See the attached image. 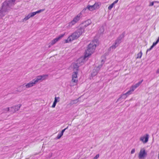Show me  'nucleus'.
Wrapping results in <instances>:
<instances>
[{
    "instance_id": "nucleus-27",
    "label": "nucleus",
    "mask_w": 159,
    "mask_h": 159,
    "mask_svg": "<svg viewBox=\"0 0 159 159\" xmlns=\"http://www.w3.org/2000/svg\"><path fill=\"white\" fill-rule=\"evenodd\" d=\"M93 5L94 6L95 9L99 6V4L98 3H95Z\"/></svg>"
},
{
    "instance_id": "nucleus-2",
    "label": "nucleus",
    "mask_w": 159,
    "mask_h": 159,
    "mask_svg": "<svg viewBox=\"0 0 159 159\" xmlns=\"http://www.w3.org/2000/svg\"><path fill=\"white\" fill-rule=\"evenodd\" d=\"M95 42L96 43L97 42L96 40L93 41V42L89 45L88 49L85 51L84 56L83 57L84 59L91 55L94 52L96 47V44L95 43Z\"/></svg>"
},
{
    "instance_id": "nucleus-5",
    "label": "nucleus",
    "mask_w": 159,
    "mask_h": 159,
    "mask_svg": "<svg viewBox=\"0 0 159 159\" xmlns=\"http://www.w3.org/2000/svg\"><path fill=\"white\" fill-rule=\"evenodd\" d=\"M81 16V12L79 13L75 17L73 20L69 23V25L72 26L77 22L80 19Z\"/></svg>"
},
{
    "instance_id": "nucleus-31",
    "label": "nucleus",
    "mask_w": 159,
    "mask_h": 159,
    "mask_svg": "<svg viewBox=\"0 0 159 159\" xmlns=\"http://www.w3.org/2000/svg\"><path fill=\"white\" fill-rule=\"evenodd\" d=\"M99 157V154H97L93 159H97Z\"/></svg>"
},
{
    "instance_id": "nucleus-41",
    "label": "nucleus",
    "mask_w": 159,
    "mask_h": 159,
    "mask_svg": "<svg viewBox=\"0 0 159 159\" xmlns=\"http://www.w3.org/2000/svg\"><path fill=\"white\" fill-rule=\"evenodd\" d=\"M154 2H157V3H159V1H155Z\"/></svg>"
},
{
    "instance_id": "nucleus-17",
    "label": "nucleus",
    "mask_w": 159,
    "mask_h": 159,
    "mask_svg": "<svg viewBox=\"0 0 159 159\" xmlns=\"http://www.w3.org/2000/svg\"><path fill=\"white\" fill-rule=\"evenodd\" d=\"M34 82H33V80H32L28 83L25 84V86L26 87V88H29L34 86Z\"/></svg>"
},
{
    "instance_id": "nucleus-19",
    "label": "nucleus",
    "mask_w": 159,
    "mask_h": 159,
    "mask_svg": "<svg viewBox=\"0 0 159 159\" xmlns=\"http://www.w3.org/2000/svg\"><path fill=\"white\" fill-rule=\"evenodd\" d=\"M118 46L117 44H116V43H114L110 48L108 49V51H113L114 49H115Z\"/></svg>"
},
{
    "instance_id": "nucleus-25",
    "label": "nucleus",
    "mask_w": 159,
    "mask_h": 159,
    "mask_svg": "<svg viewBox=\"0 0 159 159\" xmlns=\"http://www.w3.org/2000/svg\"><path fill=\"white\" fill-rule=\"evenodd\" d=\"M59 98H60L59 97H55V100H54V102L56 103H57V102H58L59 101V100H57V99H59Z\"/></svg>"
},
{
    "instance_id": "nucleus-37",
    "label": "nucleus",
    "mask_w": 159,
    "mask_h": 159,
    "mask_svg": "<svg viewBox=\"0 0 159 159\" xmlns=\"http://www.w3.org/2000/svg\"><path fill=\"white\" fill-rule=\"evenodd\" d=\"M118 0H116L115 1H114V2L113 3L114 4H116V3H117L118 2Z\"/></svg>"
},
{
    "instance_id": "nucleus-9",
    "label": "nucleus",
    "mask_w": 159,
    "mask_h": 159,
    "mask_svg": "<svg viewBox=\"0 0 159 159\" xmlns=\"http://www.w3.org/2000/svg\"><path fill=\"white\" fill-rule=\"evenodd\" d=\"M21 106V104H19L14 106H13L11 107V111L13 113L16 112L18 111Z\"/></svg>"
},
{
    "instance_id": "nucleus-6",
    "label": "nucleus",
    "mask_w": 159,
    "mask_h": 159,
    "mask_svg": "<svg viewBox=\"0 0 159 159\" xmlns=\"http://www.w3.org/2000/svg\"><path fill=\"white\" fill-rule=\"evenodd\" d=\"M48 76L47 75L38 76L32 80L35 84L39 82V81L42 80H44L45 79V77H48Z\"/></svg>"
},
{
    "instance_id": "nucleus-20",
    "label": "nucleus",
    "mask_w": 159,
    "mask_h": 159,
    "mask_svg": "<svg viewBox=\"0 0 159 159\" xmlns=\"http://www.w3.org/2000/svg\"><path fill=\"white\" fill-rule=\"evenodd\" d=\"M87 8L90 11H93V10L95 9V8L94 7V6L93 5H88L87 7Z\"/></svg>"
},
{
    "instance_id": "nucleus-18",
    "label": "nucleus",
    "mask_w": 159,
    "mask_h": 159,
    "mask_svg": "<svg viewBox=\"0 0 159 159\" xmlns=\"http://www.w3.org/2000/svg\"><path fill=\"white\" fill-rule=\"evenodd\" d=\"M80 98V97L77 99L71 100L68 105L71 106L74 104L77 103L78 102L79 99Z\"/></svg>"
},
{
    "instance_id": "nucleus-24",
    "label": "nucleus",
    "mask_w": 159,
    "mask_h": 159,
    "mask_svg": "<svg viewBox=\"0 0 159 159\" xmlns=\"http://www.w3.org/2000/svg\"><path fill=\"white\" fill-rule=\"evenodd\" d=\"M3 111L5 112H7L10 111V108L8 107L5 108H4L3 109Z\"/></svg>"
},
{
    "instance_id": "nucleus-33",
    "label": "nucleus",
    "mask_w": 159,
    "mask_h": 159,
    "mask_svg": "<svg viewBox=\"0 0 159 159\" xmlns=\"http://www.w3.org/2000/svg\"><path fill=\"white\" fill-rule=\"evenodd\" d=\"M56 103H55V102H53V104L52 106V108H54L55 107L56 105Z\"/></svg>"
},
{
    "instance_id": "nucleus-8",
    "label": "nucleus",
    "mask_w": 159,
    "mask_h": 159,
    "mask_svg": "<svg viewBox=\"0 0 159 159\" xmlns=\"http://www.w3.org/2000/svg\"><path fill=\"white\" fill-rule=\"evenodd\" d=\"M147 155V153L144 149H141L139 154V159H144Z\"/></svg>"
},
{
    "instance_id": "nucleus-29",
    "label": "nucleus",
    "mask_w": 159,
    "mask_h": 159,
    "mask_svg": "<svg viewBox=\"0 0 159 159\" xmlns=\"http://www.w3.org/2000/svg\"><path fill=\"white\" fill-rule=\"evenodd\" d=\"M114 5V4L113 3H112L108 7V9L109 10H111V8L113 7Z\"/></svg>"
},
{
    "instance_id": "nucleus-7",
    "label": "nucleus",
    "mask_w": 159,
    "mask_h": 159,
    "mask_svg": "<svg viewBox=\"0 0 159 159\" xmlns=\"http://www.w3.org/2000/svg\"><path fill=\"white\" fill-rule=\"evenodd\" d=\"M91 23V21L90 20H88L85 21L84 22L82 23L80 25V28L83 29L84 30V29L88 26L90 25Z\"/></svg>"
},
{
    "instance_id": "nucleus-11",
    "label": "nucleus",
    "mask_w": 159,
    "mask_h": 159,
    "mask_svg": "<svg viewBox=\"0 0 159 159\" xmlns=\"http://www.w3.org/2000/svg\"><path fill=\"white\" fill-rule=\"evenodd\" d=\"M149 138V134H146L143 136L141 137L140 138V140L145 143L148 142Z\"/></svg>"
},
{
    "instance_id": "nucleus-32",
    "label": "nucleus",
    "mask_w": 159,
    "mask_h": 159,
    "mask_svg": "<svg viewBox=\"0 0 159 159\" xmlns=\"http://www.w3.org/2000/svg\"><path fill=\"white\" fill-rule=\"evenodd\" d=\"M68 128V127H66V128L65 129H63V130L61 131V133L62 134H63V133H64V131H65V130L66 129H67Z\"/></svg>"
},
{
    "instance_id": "nucleus-14",
    "label": "nucleus",
    "mask_w": 159,
    "mask_h": 159,
    "mask_svg": "<svg viewBox=\"0 0 159 159\" xmlns=\"http://www.w3.org/2000/svg\"><path fill=\"white\" fill-rule=\"evenodd\" d=\"M143 81V80H142L141 81L133 85L132 87H131L129 90L132 93L139 86V85L141 84Z\"/></svg>"
},
{
    "instance_id": "nucleus-15",
    "label": "nucleus",
    "mask_w": 159,
    "mask_h": 159,
    "mask_svg": "<svg viewBox=\"0 0 159 159\" xmlns=\"http://www.w3.org/2000/svg\"><path fill=\"white\" fill-rule=\"evenodd\" d=\"M78 74V71H75L73 73L72 75V79L71 81L73 83H76L77 82V80L75 79V78H76L77 77V75Z\"/></svg>"
},
{
    "instance_id": "nucleus-22",
    "label": "nucleus",
    "mask_w": 159,
    "mask_h": 159,
    "mask_svg": "<svg viewBox=\"0 0 159 159\" xmlns=\"http://www.w3.org/2000/svg\"><path fill=\"white\" fill-rule=\"evenodd\" d=\"M20 88H21L22 89L21 90L19 91L20 92H21L22 90H24L25 89L26 87L25 86V84H23L20 86Z\"/></svg>"
},
{
    "instance_id": "nucleus-3",
    "label": "nucleus",
    "mask_w": 159,
    "mask_h": 159,
    "mask_svg": "<svg viewBox=\"0 0 159 159\" xmlns=\"http://www.w3.org/2000/svg\"><path fill=\"white\" fill-rule=\"evenodd\" d=\"M83 33H84L83 29L79 27L75 32L68 38L66 40V43H68L74 39H77Z\"/></svg>"
},
{
    "instance_id": "nucleus-39",
    "label": "nucleus",
    "mask_w": 159,
    "mask_h": 159,
    "mask_svg": "<svg viewBox=\"0 0 159 159\" xmlns=\"http://www.w3.org/2000/svg\"><path fill=\"white\" fill-rule=\"evenodd\" d=\"M157 44V43L156 42H154L153 43L152 45L153 46H155Z\"/></svg>"
},
{
    "instance_id": "nucleus-38",
    "label": "nucleus",
    "mask_w": 159,
    "mask_h": 159,
    "mask_svg": "<svg viewBox=\"0 0 159 159\" xmlns=\"http://www.w3.org/2000/svg\"><path fill=\"white\" fill-rule=\"evenodd\" d=\"M151 48H149V49H148L147 50V52H146V54H147L148 52L149 51H150L151 50Z\"/></svg>"
},
{
    "instance_id": "nucleus-30",
    "label": "nucleus",
    "mask_w": 159,
    "mask_h": 159,
    "mask_svg": "<svg viewBox=\"0 0 159 159\" xmlns=\"http://www.w3.org/2000/svg\"><path fill=\"white\" fill-rule=\"evenodd\" d=\"M44 9H40L39 10H38L36 11V13L37 14V13H40L42 11H44Z\"/></svg>"
},
{
    "instance_id": "nucleus-12",
    "label": "nucleus",
    "mask_w": 159,
    "mask_h": 159,
    "mask_svg": "<svg viewBox=\"0 0 159 159\" xmlns=\"http://www.w3.org/2000/svg\"><path fill=\"white\" fill-rule=\"evenodd\" d=\"M131 93H132L129 90L126 93L121 95L120 97L118 99L117 102L121 100L120 99H121L126 98L128 95L131 94Z\"/></svg>"
},
{
    "instance_id": "nucleus-35",
    "label": "nucleus",
    "mask_w": 159,
    "mask_h": 159,
    "mask_svg": "<svg viewBox=\"0 0 159 159\" xmlns=\"http://www.w3.org/2000/svg\"><path fill=\"white\" fill-rule=\"evenodd\" d=\"M135 152V149H133L131 152V154H133Z\"/></svg>"
},
{
    "instance_id": "nucleus-26",
    "label": "nucleus",
    "mask_w": 159,
    "mask_h": 159,
    "mask_svg": "<svg viewBox=\"0 0 159 159\" xmlns=\"http://www.w3.org/2000/svg\"><path fill=\"white\" fill-rule=\"evenodd\" d=\"M63 135V134L61 133L59 134H58L57 137V139H60L61 138V137Z\"/></svg>"
},
{
    "instance_id": "nucleus-16",
    "label": "nucleus",
    "mask_w": 159,
    "mask_h": 159,
    "mask_svg": "<svg viewBox=\"0 0 159 159\" xmlns=\"http://www.w3.org/2000/svg\"><path fill=\"white\" fill-rule=\"evenodd\" d=\"M102 66V65L98 66L95 69H93L91 75L92 76H94L96 75L98 72V71L100 69V68Z\"/></svg>"
},
{
    "instance_id": "nucleus-21",
    "label": "nucleus",
    "mask_w": 159,
    "mask_h": 159,
    "mask_svg": "<svg viewBox=\"0 0 159 159\" xmlns=\"http://www.w3.org/2000/svg\"><path fill=\"white\" fill-rule=\"evenodd\" d=\"M30 16V13H29L27 16L23 19V21H26L29 19L30 17H31V16Z\"/></svg>"
},
{
    "instance_id": "nucleus-36",
    "label": "nucleus",
    "mask_w": 159,
    "mask_h": 159,
    "mask_svg": "<svg viewBox=\"0 0 159 159\" xmlns=\"http://www.w3.org/2000/svg\"><path fill=\"white\" fill-rule=\"evenodd\" d=\"M154 2H151L150 4V5H149V6H152L153 5H154Z\"/></svg>"
},
{
    "instance_id": "nucleus-34",
    "label": "nucleus",
    "mask_w": 159,
    "mask_h": 159,
    "mask_svg": "<svg viewBox=\"0 0 159 159\" xmlns=\"http://www.w3.org/2000/svg\"><path fill=\"white\" fill-rule=\"evenodd\" d=\"M87 9H88L87 8V7L86 8H85L84 9H83V10H82V11L81 12V13L82 12V13H84L85 11L87 10Z\"/></svg>"
},
{
    "instance_id": "nucleus-40",
    "label": "nucleus",
    "mask_w": 159,
    "mask_h": 159,
    "mask_svg": "<svg viewBox=\"0 0 159 159\" xmlns=\"http://www.w3.org/2000/svg\"><path fill=\"white\" fill-rule=\"evenodd\" d=\"M154 46H153V45H152L151 46V47H150V48H151V49H152L153 48V47H154Z\"/></svg>"
},
{
    "instance_id": "nucleus-13",
    "label": "nucleus",
    "mask_w": 159,
    "mask_h": 159,
    "mask_svg": "<svg viewBox=\"0 0 159 159\" xmlns=\"http://www.w3.org/2000/svg\"><path fill=\"white\" fill-rule=\"evenodd\" d=\"M64 34H61L58 37H57L52 40L51 42V45H52L55 44L57 42L63 37L64 35Z\"/></svg>"
},
{
    "instance_id": "nucleus-28",
    "label": "nucleus",
    "mask_w": 159,
    "mask_h": 159,
    "mask_svg": "<svg viewBox=\"0 0 159 159\" xmlns=\"http://www.w3.org/2000/svg\"><path fill=\"white\" fill-rule=\"evenodd\" d=\"M30 13V16H31V17H33V16H34V15H35L37 14L36 11L33 12H31Z\"/></svg>"
},
{
    "instance_id": "nucleus-10",
    "label": "nucleus",
    "mask_w": 159,
    "mask_h": 159,
    "mask_svg": "<svg viewBox=\"0 0 159 159\" xmlns=\"http://www.w3.org/2000/svg\"><path fill=\"white\" fill-rule=\"evenodd\" d=\"M125 32H123L117 38V39L116 40L115 43L116 44H117L119 45V44L121 42V39L123 38L125 36Z\"/></svg>"
},
{
    "instance_id": "nucleus-4",
    "label": "nucleus",
    "mask_w": 159,
    "mask_h": 159,
    "mask_svg": "<svg viewBox=\"0 0 159 159\" xmlns=\"http://www.w3.org/2000/svg\"><path fill=\"white\" fill-rule=\"evenodd\" d=\"M85 59L83 57H81L78 59L77 61V63L73 64V70L74 71H77L79 70L80 65L78 64L83 63L84 62Z\"/></svg>"
},
{
    "instance_id": "nucleus-23",
    "label": "nucleus",
    "mask_w": 159,
    "mask_h": 159,
    "mask_svg": "<svg viewBox=\"0 0 159 159\" xmlns=\"http://www.w3.org/2000/svg\"><path fill=\"white\" fill-rule=\"evenodd\" d=\"M142 55V51H141L140 52L138 53L137 54V58H141Z\"/></svg>"
},
{
    "instance_id": "nucleus-1",
    "label": "nucleus",
    "mask_w": 159,
    "mask_h": 159,
    "mask_svg": "<svg viewBox=\"0 0 159 159\" xmlns=\"http://www.w3.org/2000/svg\"><path fill=\"white\" fill-rule=\"evenodd\" d=\"M16 0H6L3 3L0 10V17H2L6 15V13L10 10L11 7L15 4Z\"/></svg>"
}]
</instances>
